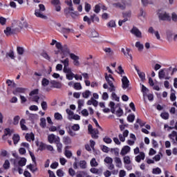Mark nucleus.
Wrapping results in <instances>:
<instances>
[{"mask_svg": "<svg viewBox=\"0 0 177 177\" xmlns=\"http://www.w3.org/2000/svg\"><path fill=\"white\" fill-rule=\"evenodd\" d=\"M26 88H25L18 87L14 90L13 93H14V95H17V93H24L26 92Z\"/></svg>", "mask_w": 177, "mask_h": 177, "instance_id": "obj_26", "label": "nucleus"}, {"mask_svg": "<svg viewBox=\"0 0 177 177\" xmlns=\"http://www.w3.org/2000/svg\"><path fill=\"white\" fill-rule=\"evenodd\" d=\"M84 100H79L78 101V109L79 110H81L82 108L84 106Z\"/></svg>", "mask_w": 177, "mask_h": 177, "instance_id": "obj_60", "label": "nucleus"}, {"mask_svg": "<svg viewBox=\"0 0 177 177\" xmlns=\"http://www.w3.org/2000/svg\"><path fill=\"white\" fill-rule=\"evenodd\" d=\"M105 78L110 86L109 87V91L113 93V91H115L116 87L113 85L114 78L111 76V75H107V74L105 75Z\"/></svg>", "mask_w": 177, "mask_h": 177, "instance_id": "obj_4", "label": "nucleus"}, {"mask_svg": "<svg viewBox=\"0 0 177 177\" xmlns=\"http://www.w3.org/2000/svg\"><path fill=\"white\" fill-rule=\"evenodd\" d=\"M162 173V170L160 167H156L152 169V174L153 175H160Z\"/></svg>", "mask_w": 177, "mask_h": 177, "instance_id": "obj_36", "label": "nucleus"}, {"mask_svg": "<svg viewBox=\"0 0 177 177\" xmlns=\"http://www.w3.org/2000/svg\"><path fill=\"white\" fill-rule=\"evenodd\" d=\"M6 57H10L11 59H15V53L13 51V49H10L9 52L6 53Z\"/></svg>", "mask_w": 177, "mask_h": 177, "instance_id": "obj_30", "label": "nucleus"}, {"mask_svg": "<svg viewBox=\"0 0 177 177\" xmlns=\"http://www.w3.org/2000/svg\"><path fill=\"white\" fill-rule=\"evenodd\" d=\"M124 162L127 165L131 164V157H129V156H125L124 157Z\"/></svg>", "mask_w": 177, "mask_h": 177, "instance_id": "obj_48", "label": "nucleus"}, {"mask_svg": "<svg viewBox=\"0 0 177 177\" xmlns=\"http://www.w3.org/2000/svg\"><path fill=\"white\" fill-rule=\"evenodd\" d=\"M68 148H69L68 146L65 147L64 156H65L67 158L70 159V158H71V157L73 156V153H72V151H69V150L68 149Z\"/></svg>", "mask_w": 177, "mask_h": 177, "instance_id": "obj_25", "label": "nucleus"}, {"mask_svg": "<svg viewBox=\"0 0 177 177\" xmlns=\"http://www.w3.org/2000/svg\"><path fill=\"white\" fill-rule=\"evenodd\" d=\"M40 127L41 128H46V119L45 118H41Z\"/></svg>", "mask_w": 177, "mask_h": 177, "instance_id": "obj_45", "label": "nucleus"}, {"mask_svg": "<svg viewBox=\"0 0 177 177\" xmlns=\"http://www.w3.org/2000/svg\"><path fill=\"white\" fill-rule=\"evenodd\" d=\"M54 118L56 120H63V116L61 113H55L54 114Z\"/></svg>", "mask_w": 177, "mask_h": 177, "instance_id": "obj_44", "label": "nucleus"}, {"mask_svg": "<svg viewBox=\"0 0 177 177\" xmlns=\"http://www.w3.org/2000/svg\"><path fill=\"white\" fill-rule=\"evenodd\" d=\"M90 165L92 167H97L99 165L98 162L96 161L95 158H93L91 159V160L90 161Z\"/></svg>", "mask_w": 177, "mask_h": 177, "instance_id": "obj_37", "label": "nucleus"}, {"mask_svg": "<svg viewBox=\"0 0 177 177\" xmlns=\"http://www.w3.org/2000/svg\"><path fill=\"white\" fill-rule=\"evenodd\" d=\"M118 73L121 75V77H123V75H124L125 73L124 71V69L122 68V66H119L118 68Z\"/></svg>", "mask_w": 177, "mask_h": 177, "instance_id": "obj_41", "label": "nucleus"}, {"mask_svg": "<svg viewBox=\"0 0 177 177\" xmlns=\"http://www.w3.org/2000/svg\"><path fill=\"white\" fill-rule=\"evenodd\" d=\"M115 163H116V167L121 168L122 166V162L120 157H115L114 158Z\"/></svg>", "mask_w": 177, "mask_h": 177, "instance_id": "obj_29", "label": "nucleus"}, {"mask_svg": "<svg viewBox=\"0 0 177 177\" xmlns=\"http://www.w3.org/2000/svg\"><path fill=\"white\" fill-rule=\"evenodd\" d=\"M17 51L19 55H23L24 53V48L21 46H17Z\"/></svg>", "mask_w": 177, "mask_h": 177, "instance_id": "obj_55", "label": "nucleus"}, {"mask_svg": "<svg viewBox=\"0 0 177 177\" xmlns=\"http://www.w3.org/2000/svg\"><path fill=\"white\" fill-rule=\"evenodd\" d=\"M90 171H91V173H93V174H96V175H99V174H100V170H99V169L95 168V167L91 168V169H90Z\"/></svg>", "mask_w": 177, "mask_h": 177, "instance_id": "obj_50", "label": "nucleus"}, {"mask_svg": "<svg viewBox=\"0 0 177 177\" xmlns=\"http://www.w3.org/2000/svg\"><path fill=\"white\" fill-rule=\"evenodd\" d=\"M129 131L128 130H125L124 132H123V134H119L118 137H119V139L121 142H124L125 140H126V138H127L129 136Z\"/></svg>", "mask_w": 177, "mask_h": 177, "instance_id": "obj_17", "label": "nucleus"}, {"mask_svg": "<svg viewBox=\"0 0 177 177\" xmlns=\"http://www.w3.org/2000/svg\"><path fill=\"white\" fill-rule=\"evenodd\" d=\"M51 85L55 88H61L62 87V84L60 82L56 81H51Z\"/></svg>", "mask_w": 177, "mask_h": 177, "instance_id": "obj_27", "label": "nucleus"}, {"mask_svg": "<svg viewBox=\"0 0 177 177\" xmlns=\"http://www.w3.org/2000/svg\"><path fill=\"white\" fill-rule=\"evenodd\" d=\"M104 142H105L107 144H111L112 140L110 137L106 136L104 138Z\"/></svg>", "mask_w": 177, "mask_h": 177, "instance_id": "obj_62", "label": "nucleus"}, {"mask_svg": "<svg viewBox=\"0 0 177 177\" xmlns=\"http://www.w3.org/2000/svg\"><path fill=\"white\" fill-rule=\"evenodd\" d=\"M20 117L19 115L14 117L13 124L14 125H18Z\"/></svg>", "mask_w": 177, "mask_h": 177, "instance_id": "obj_59", "label": "nucleus"}, {"mask_svg": "<svg viewBox=\"0 0 177 177\" xmlns=\"http://www.w3.org/2000/svg\"><path fill=\"white\" fill-rule=\"evenodd\" d=\"M57 48L58 49V52L62 53L65 56L71 57V50L66 46L57 45Z\"/></svg>", "mask_w": 177, "mask_h": 177, "instance_id": "obj_6", "label": "nucleus"}, {"mask_svg": "<svg viewBox=\"0 0 177 177\" xmlns=\"http://www.w3.org/2000/svg\"><path fill=\"white\" fill-rule=\"evenodd\" d=\"M27 162V159L26 158H21L20 160L18 162L19 166L25 167Z\"/></svg>", "mask_w": 177, "mask_h": 177, "instance_id": "obj_33", "label": "nucleus"}, {"mask_svg": "<svg viewBox=\"0 0 177 177\" xmlns=\"http://www.w3.org/2000/svg\"><path fill=\"white\" fill-rule=\"evenodd\" d=\"M38 93H39L38 88H35V90L32 91L31 93H30V100L37 103L39 100V97L37 95Z\"/></svg>", "mask_w": 177, "mask_h": 177, "instance_id": "obj_9", "label": "nucleus"}, {"mask_svg": "<svg viewBox=\"0 0 177 177\" xmlns=\"http://www.w3.org/2000/svg\"><path fill=\"white\" fill-rule=\"evenodd\" d=\"M26 120L25 119H21V122H20V127L21 129H22V131H28V127L26 125Z\"/></svg>", "mask_w": 177, "mask_h": 177, "instance_id": "obj_31", "label": "nucleus"}, {"mask_svg": "<svg viewBox=\"0 0 177 177\" xmlns=\"http://www.w3.org/2000/svg\"><path fill=\"white\" fill-rule=\"evenodd\" d=\"M145 158V154L143 152H140L139 155L135 157V160L137 162H140L142 160H144Z\"/></svg>", "mask_w": 177, "mask_h": 177, "instance_id": "obj_22", "label": "nucleus"}, {"mask_svg": "<svg viewBox=\"0 0 177 177\" xmlns=\"http://www.w3.org/2000/svg\"><path fill=\"white\" fill-rule=\"evenodd\" d=\"M131 32L135 35V37L138 38H141L142 37V33L139 30V28H138L136 26H133V28L131 30Z\"/></svg>", "mask_w": 177, "mask_h": 177, "instance_id": "obj_16", "label": "nucleus"}, {"mask_svg": "<svg viewBox=\"0 0 177 177\" xmlns=\"http://www.w3.org/2000/svg\"><path fill=\"white\" fill-rule=\"evenodd\" d=\"M161 156H162V154L160 153L158 155H156L155 156L153 157V160H154L156 162H158L161 159Z\"/></svg>", "mask_w": 177, "mask_h": 177, "instance_id": "obj_52", "label": "nucleus"}, {"mask_svg": "<svg viewBox=\"0 0 177 177\" xmlns=\"http://www.w3.org/2000/svg\"><path fill=\"white\" fill-rule=\"evenodd\" d=\"M122 16L124 18H131V11H127V12H123L122 13Z\"/></svg>", "mask_w": 177, "mask_h": 177, "instance_id": "obj_53", "label": "nucleus"}, {"mask_svg": "<svg viewBox=\"0 0 177 177\" xmlns=\"http://www.w3.org/2000/svg\"><path fill=\"white\" fill-rule=\"evenodd\" d=\"M158 16L160 20H162V21H170L171 20L170 16L168 14H167L166 12L163 11V10H162V9L158 10Z\"/></svg>", "mask_w": 177, "mask_h": 177, "instance_id": "obj_7", "label": "nucleus"}, {"mask_svg": "<svg viewBox=\"0 0 177 177\" xmlns=\"http://www.w3.org/2000/svg\"><path fill=\"white\" fill-rule=\"evenodd\" d=\"M12 140L14 141V144L17 145L18 144L19 140H20V137L18 134H14V136L12 138Z\"/></svg>", "mask_w": 177, "mask_h": 177, "instance_id": "obj_43", "label": "nucleus"}, {"mask_svg": "<svg viewBox=\"0 0 177 177\" xmlns=\"http://www.w3.org/2000/svg\"><path fill=\"white\" fill-rule=\"evenodd\" d=\"M135 115L131 114L127 116V121L129 122H133L135 120Z\"/></svg>", "mask_w": 177, "mask_h": 177, "instance_id": "obj_49", "label": "nucleus"}, {"mask_svg": "<svg viewBox=\"0 0 177 177\" xmlns=\"http://www.w3.org/2000/svg\"><path fill=\"white\" fill-rule=\"evenodd\" d=\"M57 175L58 177H64V171L62 170V169H59L57 171Z\"/></svg>", "mask_w": 177, "mask_h": 177, "instance_id": "obj_51", "label": "nucleus"}, {"mask_svg": "<svg viewBox=\"0 0 177 177\" xmlns=\"http://www.w3.org/2000/svg\"><path fill=\"white\" fill-rule=\"evenodd\" d=\"M37 147H39V149L41 151L46 149V145L43 142L39 143L38 142H36Z\"/></svg>", "mask_w": 177, "mask_h": 177, "instance_id": "obj_35", "label": "nucleus"}, {"mask_svg": "<svg viewBox=\"0 0 177 177\" xmlns=\"http://www.w3.org/2000/svg\"><path fill=\"white\" fill-rule=\"evenodd\" d=\"M66 73V78L69 80L72 81L75 77V74L72 71V68L68 69L67 71L64 72Z\"/></svg>", "mask_w": 177, "mask_h": 177, "instance_id": "obj_13", "label": "nucleus"}, {"mask_svg": "<svg viewBox=\"0 0 177 177\" xmlns=\"http://www.w3.org/2000/svg\"><path fill=\"white\" fill-rule=\"evenodd\" d=\"M66 113L68 115V119L69 121H72V120H80L81 116L77 114H74V112L71 111L70 109H66Z\"/></svg>", "mask_w": 177, "mask_h": 177, "instance_id": "obj_8", "label": "nucleus"}, {"mask_svg": "<svg viewBox=\"0 0 177 177\" xmlns=\"http://www.w3.org/2000/svg\"><path fill=\"white\" fill-rule=\"evenodd\" d=\"M131 4V0H122L121 3H113V6L116 8H119L122 10H124L126 9L127 5Z\"/></svg>", "mask_w": 177, "mask_h": 177, "instance_id": "obj_5", "label": "nucleus"}, {"mask_svg": "<svg viewBox=\"0 0 177 177\" xmlns=\"http://www.w3.org/2000/svg\"><path fill=\"white\" fill-rule=\"evenodd\" d=\"M91 137L93 139H97L98 138V134H99V131L97 129H93V131L91 133Z\"/></svg>", "mask_w": 177, "mask_h": 177, "instance_id": "obj_32", "label": "nucleus"}, {"mask_svg": "<svg viewBox=\"0 0 177 177\" xmlns=\"http://www.w3.org/2000/svg\"><path fill=\"white\" fill-rule=\"evenodd\" d=\"M56 139H57V138H56L55 135H54V134H51L48 136V142L51 144L53 143L54 142H56Z\"/></svg>", "mask_w": 177, "mask_h": 177, "instance_id": "obj_34", "label": "nucleus"}, {"mask_svg": "<svg viewBox=\"0 0 177 177\" xmlns=\"http://www.w3.org/2000/svg\"><path fill=\"white\" fill-rule=\"evenodd\" d=\"M83 21L84 22H87L88 25H91L92 24V22L93 23H94V22L99 23L100 22V18L95 14H93V15L90 16V18L86 15L84 16V18H83Z\"/></svg>", "mask_w": 177, "mask_h": 177, "instance_id": "obj_3", "label": "nucleus"}, {"mask_svg": "<svg viewBox=\"0 0 177 177\" xmlns=\"http://www.w3.org/2000/svg\"><path fill=\"white\" fill-rule=\"evenodd\" d=\"M63 142L65 145H69L71 144L72 141H71V138L68 136H65L63 138Z\"/></svg>", "mask_w": 177, "mask_h": 177, "instance_id": "obj_38", "label": "nucleus"}, {"mask_svg": "<svg viewBox=\"0 0 177 177\" xmlns=\"http://www.w3.org/2000/svg\"><path fill=\"white\" fill-rule=\"evenodd\" d=\"M51 4L55 8V11L60 12L62 10L60 0H51Z\"/></svg>", "mask_w": 177, "mask_h": 177, "instance_id": "obj_12", "label": "nucleus"}, {"mask_svg": "<svg viewBox=\"0 0 177 177\" xmlns=\"http://www.w3.org/2000/svg\"><path fill=\"white\" fill-rule=\"evenodd\" d=\"M109 107H111V111L113 113H115L117 117L120 118L121 116H122L123 111L119 104L116 105V107H115V103L111 102L109 103Z\"/></svg>", "mask_w": 177, "mask_h": 177, "instance_id": "obj_2", "label": "nucleus"}, {"mask_svg": "<svg viewBox=\"0 0 177 177\" xmlns=\"http://www.w3.org/2000/svg\"><path fill=\"white\" fill-rule=\"evenodd\" d=\"M55 143L57 144V148L58 152L62 153V152L63 145H62V143L60 142V138L59 137H57V139L55 140Z\"/></svg>", "mask_w": 177, "mask_h": 177, "instance_id": "obj_21", "label": "nucleus"}, {"mask_svg": "<svg viewBox=\"0 0 177 177\" xmlns=\"http://www.w3.org/2000/svg\"><path fill=\"white\" fill-rule=\"evenodd\" d=\"M100 11H101V6H100V4L95 5V8H94V12L95 13H100Z\"/></svg>", "mask_w": 177, "mask_h": 177, "instance_id": "obj_57", "label": "nucleus"}, {"mask_svg": "<svg viewBox=\"0 0 177 177\" xmlns=\"http://www.w3.org/2000/svg\"><path fill=\"white\" fill-rule=\"evenodd\" d=\"M160 117L163 120H168L169 118V114L167 112H163L160 114Z\"/></svg>", "mask_w": 177, "mask_h": 177, "instance_id": "obj_47", "label": "nucleus"}, {"mask_svg": "<svg viewBox=\"0 0 177 177\" xmlns=\"http://www.w3.org/2000/svg\"><path fill=\"white\" fill-rule=\"evenodd\" d=\"M25 138H26V140L28 142H31V141L35 140V135L32 133H26Z\"/></svg>", "mask_w": 177, "mask_h": 177, "instance_id": "obj_28", "label": "nucleus"}, {"mask_svg": "<svg viewBox=\"0 0 177 177\" xmlns=\"http://www.w3.org/2000/svg\"><path fill=\"white\" fill-rule=\"evenodd\" d=\"M60 62L62 64H63L64 65V68H63V72H66L68 70L71 69V68L69 67V59L68 58H66L64 59H62V61H60Z\"/></svg>", "mask_w": 177, "mask_h": 177, "instance_id": "obj_14", "label": "nucleus"}, {"mask_svg": "<svg viewBox=\"0 0 177 177\" xmlns=\"http://www.w3.org/2000/svg\"><path fill=\"white\" fill-rule=\"evenodd\" d=\"M73 88L76 91H81L82 89V86L81 83L77 82V83L73 84Z\"/></svg>", "mask_w": 177, "mask_h": 177, "instance_id": "obj_39", "label": "nucleus"}, {"mask_svg": "<svg viewBox=\"0 0 177 177\" xmlns=\"http://www.w3.org/2000/svg\"><path fill=\"white\" fill-rule=\"evenodd\" d=\"M122 87L123 89H127L129 87V80L127 76H123L122 78Z\"/></svg>", "mask_w": 177, "mask_h": 177, "instance_id": "obj_15", "label": "nucleus"}, {"mask_svg": "<svg viewBox=\"0 0 177 177\" xmlns=\"http://www.w3.org/2000/svg\"><path fill=\"white\" fill-rule=\"evenodd\" d=\"M91 37L92 38H97V37H99V33H98L97 32H96L95 30H93V31L91 32Z\"/></svg>", "mask_w": 177, "mask_h": 177, "instance_id": "obj_61", "label": "nucleus"}, {"mask_svg": "<svg viewBox=\"0 0 177 177\" xmlns=\"http://www.w3.org/2000/svg\"><path fill=\"white\" fill-rule=\"evenodd\" d=\"M130 151H131V147H129V146H124L121 149L120 154H121L122 156H126V154H127Z\"/></svg>", "mask_w": 177, "mask_h": 177, "instance_id": "obj_19", "label": "nucleus"}, {"mask_svg": "<svg viewBox=\"0 0 177 177\" xmlns=\"http://www.w3.org/2000/svg\"><path fill=\"white\" fill-rule=\"evenodd\" d=\"M71 129L75 131H77L80 129V126L78 124H75L71 127Z\"/></svg>", "mask_w": 177, "mask_h": 177, "instance_id": "obj_56", "label": "nucleus"}, {"mask_svg": "<svg viewBox=\"0 0 177 177\" xmlns=\"http://www.w3.org/2000/svg\"><path fill=\"white\" fill-rule=\"evenodd\" d=\"M91 95V92L89 91H86L82 93V97L88 99Z\"/></svg>", "mask_w": 177, "mask_h": 177, "instance_id": "obj_40", "label": "nucleus"}, {"mask_svg": "<svg viewBox=\"0 0 177 177\" xmlns=\"http://www.w3.org/2000/svg\"><path fill=\"white\" fill-rule=\"evenodd\" d=\"M15 29L11 28L10 27H7L4 30V33L7 37H9V35H10L15 34Z\"/></svg>", "mask_w": 177, "mask_h": 177, "instance_id": "obj_20", "label": "nucleus"}, {"mask_svg": "<svg viewBox=\"0 0 177 177\" xmlns=\"http://www.w3.org/2000/svg\"><path fill=\"white\" fill-rule=\"evenodd\" d=\"M47 108H48V105H47L46 102H41V109H42V110L46 111Z\"/></svg>", "mask_w": 177, "mask_h": 177, "instance_id": "obj_63", "label": "nucleus"}, {"mask_svg": "<svg viewBox=\"0 0 177 177\" xmlns=\"http://www.w3.org/2000/svg\"><path fill=\"white\" fill-rule=\"evenodd\" d=\"M158 77L160 80L165 78V72L164 69H161L160 71L158 73Z\"/></svg>", "mask_w": 177, "mask_h": 177, "instance_id": "obj_42", "label": "nucleus"}, {"mask_svg": "<svg viewBox=\"0 0 177 177\" xmlns=\"http://www.w3.org/2000/svg\"><path fill=\"white\" fill-rule=\"evenodd\" d=\"M60 32L63 33V34H68L70 33L71 31H74L73 29H71L69 28H60L59 30H58Z\"/></svg>", "mask_w": 177, "mask_h": 177, "instance_id": "obj_24", "label": "nucleus"}, {"mask_svg": "<svg viewBox=\"0 0 177 177\" xmlns=\"http://www.w3.org/2000/svg\"><path fill=\"white\" fill-rule=\"evenodd\" d=\"M91 8H92V7H91V4H89L88 3H85L84 9H85V11H86V12H90L91 10Z\"/></svg>", "mask_w": 177, "mask_h": 177, "instance_id": "obj_54", "label": "nucleus"}, {"mask_svg": "<svg viewBox=\"0 0 177 177\" xmlns=\"http://www.w3.org/2000/svg\"><path fill=\"white\" fill-rule=\"evenodd\" d=\"M14 133V131L10 128L4 129V134L2 136L3 140H7L8 138L11 137V135Z\"/></svg>", "mask_w": 177, "mask_h": 177, "instance_id": "obj_11", "label": "nucleus"}, {"mask_svg": "<svg viewBox=\"0 0 177 177\" xmlns=\"http://www.w3.org/2000/svg\"><path fill=\"white\" fill-rule=\"evenodd\" d=\"M169 138L173 142L176 143V141L177 142V132L172 131L171 133L169 135Z\"/></svg>", "mask_w": 177, "mask_h": 177, "instance_id": "obj_23", "label": "nucleus"}, {"mask_svg": "<svg viewBox=\"0 0 177 177\" xmlns=\"http://www.w3.org/2000/svg\"><path fill=\"white\" fill-rule=\"evenodd\" d=\"M79 166L81 169H86V162L84 160H81L79 162Z\"/></svg>", "mask_w": 177, "mask_h": 177, "instance_id": "obj_46", "label": "nucleus"}, {"mask_svg": "<svg viewBox=\"0 0 177 177\" xmlns=\"http://www.w3.org/2000/svg\"><path fill=\"white\" fill-rule=\"evenodd\" d=\"M104 162L107 164H111L113 162V158L109 156H106L104 159Z\"/></svg>", "mask_w": 177, "mask_h": 177, "instance_id": "obj_58", "label": "nucleus"}, {"mask_svg": "<svg viewBox=\"0 0 177 177\" xmlns=\"http://www.w3.org/2000/svg\"><path fill=\"white\" fill-rule=\"evenodd\" d=\"M46 8L44 4H39V8L35 10V16L37 18H40L41 19H47V16L44 15V12H46Z\"/></svg>", "mask_w": 177, "mask_h": 177, "instance_id": "obj_1", "label": "nucleus"}, {"mask_svg": "<svg viewBox=\"0 0 177 177\" xmlns=\"http://www.w3.org/2000/svg\"><path fill=\"white\" fill-rule=\"evenodd\" d=\"M70 58L73 61V66L75 67L80 66V57L75 55L74 53L70 54Z\"/></svg>", "mask_w": 177, "mask_h": 177, "instance_id": "obj_10", "label": "nucleus"}, {"mask_svg": "<svg viewBox=\"0 0 177 177\" xmlns=\"http://www.w3.org/2000/svg\"><path fill=\"white\" fill-rule=\"evenodd\" d=\"M127 175V173L124 170H120L119 172V177H125Z\"/></svg>", "mask_w": 177, "mask_h": 177, "instance_id": "obj_64", "label": "nucleus"}, {"mask_svg": "<svg viewBox=\"0 0 177 177\" xmlns=\"http://www.w3.org/2000/svg\"><path fill=\"white\" fill-rule=\"evenodd\" d=\"M134 68L135 70L136 71L137 73H138V75L139 76V77L141 79L142 81H144L146 80V75H145V73H143V72H140L139 71V68L136 66H134Z\"/></svg>", "mask_w": 177, "mask_h": 177, "instance_id": "obj_18", "label": "nucleus"}]
</instances>
